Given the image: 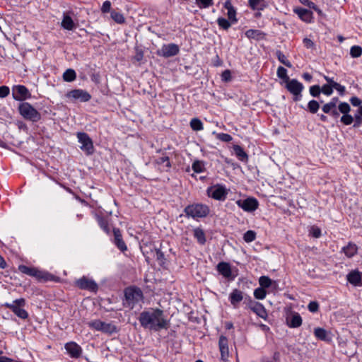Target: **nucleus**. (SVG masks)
<instances>
[{"instance_id": "nucleus-1", "label": "nucleus", "mask_w": 362, "mask_h": 362, "mask_svg": "<svg viewBox=\"0 0 362 362\" xmlns=\"http://www.w3.org/2000/svg\"><path fill=\"white\" fill-rule=\"evenodd\" d=\"M139 321L144 329H149L155 332L168 329L170 325L169 320L164 316L163 311L159 308H152L150 310L141 312L139 317Z\"/></svg>"}, {"instance_id": "nucleus-4", "label": "nucleus", "mask_w": 362, "mask_h": 362, "mask_svg": "<svg viewBox=\"0 0 362 362\" xmlns=\"http://www.w3.org/2000/svg\"><path fill=\"white\" fill-rule=\"evenodd\" d=\"M210 212L209 207L203 204H192L184 209V213L188 218L198 220L206 217Z\"/></svg>"}, {"instance_id": "nucleus-31", "label": "nucleus", "mask_w": 362, "mask_h": 362, "mask_svg": "<svg viewBox=\"0 0 362 362\" xmlns=\"http://www.w3.org/2000/svg\"><path fill=\"white\" fill-rule=\"evenodd\" d=\"M358 247L356 245L349 243L346 246L342 248L343 252L348 257H354L357 252Z\"/></svg>"}, {"instance_id": "nucleus-36", "label": "nucleus", "mask_w": 362, "mask_h": 362, "mask_svg": "<svg viewBox=\"0 0 362 362\" xmlns=\"http://www.w3.org/2000/svg\"><path fill=\"white\" fill-rule=\"evenodd\" d=\"M276 56L277 57L279 61L283 64H284L288 68L292 67L291 62L288 59H287L286 57L285 56V54H284V53L281 51L277 50L276 52Z\"/></svg>"}, {"instance_id": "nucleus-12", "label": "nucleus", "mask_w": 362, "mask_h": 362, "mask_svg": "<svg viewBox=\"0 0 362 362\" xmlns=\"http://www.w3.org/2000/svg\"><path fill=\"white\" fill-rule=\"evenodd\" d=\"M12 96L15 100L24 101L31 98V93L25 86L16 85L12 88Z\"/></svg>"}, {"instance_id": "nucleus-9", "label": "nucleus", "mask_w": 362, "mask_h": 362, "mask_svg": "<svg viewBox=\"0 0 362 362\" xmlns=\"http://www.w3.org/2000/svg\"><path fill=\"white\" fill-rule=\"evenodd\" d=\"M77 138L78 142L81 144V149L86 152L87 155H91L94 151V146L88 134L85 132H78Z\"/></svg>"}, {"instance_id": "nucleus-61", "label": "nucleus", "mask_w": 362, "mask_h": 362, "mask_svg": "<svg viewBox=\"0 0 362 362\" xmlns=\"http://www.w3.org/2000/svg\"><path fill=\"white\" fill-rule=\"evenodd\" d=\"M350 103L354 107H358V106L360 107V106H361V104L362 103V101L358 97L354 96L350 98Z\"/></svg>"}, {"instance_id": "nucleus-54", "label": "nucleus", "mask_w": 362, "mask_h": 362, "mask_svg": "<svg viewBox=\"0 0 362 362\" xmlns=\"http://www.w3.org/2000/svg\"><path fill=\"white\" fill-rule=\"evenodd\" d=\"M320 88H321V93H322L325 95L329 96L333 93L334 87H332L329 85L324 84Z\"/></svg>"}, {"instance_id": "nucleus-64", "label": "nucleus", "mask_w": 362, "mask_h": 362, "mask_svg": "<svg viewBox=\"0 0 362 362\" xmlns=\"http://www.w3.org/2000/svg\"><path fill=\"white\" fill-rule=\"evenodd\" d=\"M303 42L304 46L308 49L313 48L315 45L314 42L310 39L307 37L304 38Z\"/></svg>"}, {"instance_id": "nucleus-51", "label": "nucleus", "mask_w": 362, "mask_h": 362, "mask_svg": "<svg viewBox=\"0 0 362 362\" xmlns=\"http://www.w3.org/2000/svg\"><path fill=\"white\" fill-rule=\"evenodd\" d=\"M144 58V52L143 50L138 47H135V55L133 57V60L137 62H141Z\"/></svg>"}, {"instance_id": "nucleus-35", "label": "nucleus", "mask_w": 362, "mask_h": 362, "mask_svg": "<svg viewBox=\"0 0 362 362\" xmlns=\"http://www.w3.org/2000/svg\"><path fill=\"white\" fill-rule=\"evenodd\" d=\"M319 108L320 103L315 100H311L308 102L306 110L312 114H315Z\"/></svg>"}, {"instance_id": "nucleus-30", "label": "nucleus", "mask_w": 362, "mask_h": 362, "mask_svg": "<svg viewBox=\"0 0 362 362\" xmlns=\"http://www.w3.org/2000/svg\"><path fill=\"white\" fill-rule=\"evenodd\" d=\"M155 163L158 165H164L163 168H164V170L168 172L170 170V169L172 167V165H171V163L170 161V158L168 156H162V157H158L157 158L156 160H155Z\"/></svg>"}, {"instance_id": "nucleus-8", "label": "nucleus", "mask_w": 362, "mask_h": 362, "mask_svg": "<svg viewBox=\"0 0 362 362\" xmlns=\"http://www.w3.org/2000/svg\"><path fill=\"white\" fill-rule=\"evenodd\" d=\"M206 193L209 197L218 201H224L228 194L226 188L219 184L208 187Z\"/></svg>"}, {"instance_id": "nucleus-43", "label": "nucleus", "mask_w": 362, "mask_h": 362, "mask_svg": "<svg viewBox=\"0 0 362 362\" xmlns=\"http://www.w3.org/2000/svg\"><path fill=\"white\" fill-rule=\"evenodd\" d=\"M338 101H339V98L337 97L332 98L329 103H325L322 107V110L325 111L327 110L329 111V110H331V108L337 107V104Z\"/></svg>"}, {"instance_id": "nucleus-58", "label": "nucleus", "mask_w": 362, "mask_h": 362, "mask_svg": "<svg viewBox=\"0 0 362 362\" xmlns=\"http://www.w3.org/2000/svg\"><path fill=\"white\" fill-rule=\"evenodd\" d=\"M231 72L230 70L226 69L221 74V80L225 82H228L231 80Z\"/></svg>"}, {"instance_id": "nucleus-44", "label": "nucleus", "mask_w": 362, "mask_h": 362, "mask_svg": "<svg viewBox=\"0 0 362 362\" xmlns=\"http://www.w3.org/2000/svg\"><path fill=\"white\" fill-rule=\"evenodd\" d=\"M350 55L353 58H358L362 55V47L359 45H354L350 49Z\"/></svg>"}, {"instance_id": "nucleus-53", "label": "nucleus", "mask_w": 362, "mask_h": 362, "mask_svg": "<svg viewBox=\"0 0 362 362\" xmlns=\"http://www.w3.org/2000/svg\"><path fill=\"white\" fill-rule=\"evenodd\" d=\"M216 138L223 142H230L233 140L231 135L226 133H219L217 134Z\"/></svg>"}, {"instance_id": "nucleus-56", "label": "nucleus", "mask_w": 362, "mask_h": 362, "mask_svg": "<svg viewBox=\"0 0 362 362\" xmlns=\"http://www.w3.org/2000/svg\"><path fill=\"white\" fill-rule=\"evenodd\" d=\"M308 309L311 313H316L319 310V303L317 301H310L308 305Z\"/></svg>"}, {"instance_id": "nucleus-57", "label": "nucleus", "mask_w": 362, "mask_h": 362, "mask_svg": "<svg viewBox=\"0 0 362 362\" xmlns=\"http://www.w3.org/2000/svg\"><path fill=\"white\" fill-rule=\"evenodd\" d=\"M325 114H328L331 117H332L334 119H337L339 117V111L337 110V107L331 108L329 111L327 110L325 111H323Z\"/></svg>"}, {"instance_id": "nucleus-28", "label": "nucleus", "mask_w": 362, "mask_h": 362, "mask_svg": "<svg viewBox=\"0 0 362 362\" xmlns=\"http://www.w3.org/2000/svg\"><path fill=\"white\" fill-rule=\"evenodd\" d=\"M248 5L252 10L263 11L267 7L264 0H249Z\"/></svg>"}, {"instance_id": "nucleus-38", "label": "nucleus", "mask_w": 362, "mask_h": 362, "mask_svg": "<svg viewBox=\"0 0 362 362\" xmlns=\"http://www.w3.org/2000/svg\"><path fill=\"white\" fill-rule=\"evenodd\" d=\"M216 21L218 26L224 30H228L231 24H233L229 19H226L222 17L218 18Z\"/></svg>"}, {"instance_id": "nucleus-39", "label": "nucleus", "mask_w": 362, "mask_h": 362, "mask_svg": "<svg viewBox=\"0 0 362 362\" xmlns=\"http://www.w3.org/2000/svg\"><path fill=\"white\" fill-rule=\"evenodd\" d=\"M190 127L194 131H200L204 129L202 122L198 118H193L191 119Z\"/></svg>"}, {"instance_id": "nucleus-5", "label": "nucleus", "mask_w": 362, "mask_h": 362, "mask_svg": "<svg viewBox=\"0 0 362 362\" xmlns=\"http://www.w3.org/2000/svg\"><path fill=\"white\" fill-rule=\"evenodd\" d=\"M18 109L20 115L26 120L37 122L41 119V114L28 102L20 103Z\"/></svg>"}, {"instance_id": "nucleus-29", "label": "nucleus", "mask_w": 362, "mask_h": 362, "mask_svg": "<svg viewBox=\"0 0 362 362\" xmlns=\"http://www.w3.org/2000/svg\"><path fill=\"white\" fill-rule=\"evenodd\" d=\"M95 218L101 229H103L107 234H109L110 230L107 218L97 214H95Z\"/></svg>"}, {"instance_id": "nucleus-16", "label": "nucleus", "mask_w": 362, "mask_h": 362, "mask_svg": "<svg viewBox=\"0 0 362 362\" xmlns=\"http://www.w3.org/2000/svg\"><path fill=\"white\" fill-rule=\"evenodd\" d=\"M246 293L242 291L234 288L229 294V301L234 308H239L240 303L244 300Z\"/></svg>"}, {"instance_id": "nucleus-63", "label": "nucleus", "mask_w": 362, "mask_h": 362, "mask_svg": "<svg viewBox=\"0 0 362 362\" xmlns=\"http://www.w3.org/2000/svg\"><path fill=\"white\" fill-rule=\"evenodd\" d=\"M257 303L256 301L252 300L251 297L246 294L245 299H244V303L247 304V306L251 310L252 307L253 306L252 303Z\"/></svg>"}, {"instance_id": "nucleus-20", "label": "nucleus", "mask_w": 362, "mask_h": 362, "mask_svg": "<svg viewBox=\"0 0 362 362\" xmlns=\"http://www.w3.org/2000/svg\"><path fill=\"white\" fill-rule=\"evenodd\" d=\"M347 281L355 286H362V273L358 270L349 272L346 276Z\"/></svg>"}, {"instance_id": "nucleus-42", "label": "nucleus", "mask_w": 362, "mask_h": 362, "mask_svg": "<svg viewBox=\"0 0 362 362\" xmlns=\"http://www.w3.org/2000/svg\"><path fill=\"white\" fill-rule=\"evenodd\" d=\"M101 332L111 334L117 332V327L111 323H106L104 322V325L102 327Z\"/></svg>"}, {"instance_id": "nucleus-45", "label": "nucleus", "mask_w": 362, "mask_h": 362, "mask_svg": "<svg viewBox=\"0 0 362 362\" xmlns=\"http://www.w3.org/2000/svg\"><path fill=\"white\" fill-rule=\"evenodd\" d=\"M196 4L200 9H204L211 6L214 0H196Z\"/></svg>"}, {"instance_id": "nucleus-13", "label": "nucleus", "mask_w": 362, "mask_h": 362, "mask_svg": "<svg viewBox=\"0 0 362 362\" xmlns=\"http://www.w3.org/2000/svg\"><path fill=\"white\" fill-rule=\"evenodd\" d=\"M236 204L246 212H253L259 206V202L255 197H247L245 199H238Z\"/></svg>"}, {"instance_id": "nucleus-18", "label": "nucleus", "mask_w": 362, "mask_h": 362, "mask_svg": "<svg viewBox=\"0 0 362 362\" xmlns=\"http://www.w3.org/2000/svg\"><path fill=\"white\" fill-rule=\"evenodd\" d=\"M218 346L221 352V360L223 361H226L229 356L228 339L226 337L221 335L219 337Z\"/></svg>"}, {"instance_id": "nucleus-6", "label": "nucleus", "mask_w": 362, "mask_h": 362, "mask_svg": "<svg viewBox=\"0 0 362 362\" xmlns=\"http://www.w3.org/2000/svg\"><path fill=\"white\" fill-rule=\"evenodd\" d=\"M4 305L6 308H9L21 319L25 320L28 317V312L23 309V307L25 305V300L23 298L16 299L12 303H6Z\"/></svg>"}, {"instance_id": "nucleus-49", "label": "nucleus", "mask_w": 362, "mask_h": 362, "mask_svg": "<svg viewBox=\"0 0 362 362\" xmlns=\"http://www.w3.org/2000/svg\"><path fill=\"white\" fill-rule=\"evenodd\" d=\"M309 92L313 97L317 98L321 93V88L319 85L312 86L309 88Z\"/></svg>"}, {"instance_id": "nucleus-17", "label": "nucleus", "mask_w": 362, "mask_h": 362, "mask_svg": "<svg viewBox=\"0 0 362 362\" xmlns=\"http://www.w3.org/2000/svg\"><path fill=\"white\" fill-rule=\"evenodd\" d=\"M64 348L71 358H78L82 354L81 347L74 341L66 343Z\"/></svg>"}, {"instance_id": "nucleus-2", "label": "nucleus", "mask_w": 362, "mask_h": 362, "mask_svg": "<svg viewBox=\"0 0 362 362\" xmlns=\"http://www.w3.org/2000/svg\"><path fill=\"white\" fill-rule=\"evenodd\" d=\"M18 270L28 276L35 278L40 282L57 281V277L49 273L42 271L34 267H28L24 264L18 266Z\"/></svg>"}, {"instance_id": "nucleus-41", "label": "nucleus", "mask_w": 362, "mask_h": 362, "mask_svg": "<svg viewBox=\"0 0 362 362\" xmlns=\"http://www.w3.org/2000/svg\"><path fill=\"white\" fill-rule=\"evenodd\" d=\"M111 18L117 23L122 24L125 22V18L122 13L112 11L110 13Z\"/></svg>"}, {"instance_id": "nucleus-24", "label": "nucleus", "mask_w": 362, "mask_h": 362, "mask_svg": "<svg viewBox=\"0 0 362 362\" xmlns=\"http://www.w3.org/2000/svg\"><path fill=\"white\" fill-rule=\"evenodd\" d=\"M252 305L253 306L252 307L251 310H252V312H254L259 317L266 320L267 317V312L264 306L259 302L254 303Z\"/></svg>"}, {"instance_id": "nucleus-50", "label": "nucleus", "mask_w": 362, "mask_h": 362, "mask_svg": "<svg viewBox=\"0 0 362 362\" xmlns=\"http://www.w3.org/2000/svg\"><path fill=\"white\" fill-rule=\"evenodd\" d=\"M228 18L232 23H236L238 18H236V10L235 8L229 9L227 12Z\"/></svg>"}, {"instance_id": "nucleus-11", "label": "nucleus", "mask_w": 362, "mask_h": 362, "mask_svg": "<svg viewBox=\"0 0 362 362\" xmlns=\"http://www.w3.org/2000/svg\"><path fill=\"white\" fill-rule=\"evenodd\" d=\"M66 97L71 99L73 102L79 100L80 102H88L91 99L90 94L83 89H74L66 93Z\"/></svg>"}, {"instance_id": "nucleus-37", "label": "nucleus", "mask_w": 362, "mask_h": 362, "mask_svg": "<svg viewBox=\"0 0 362 362\" xmlns=\"http://www.w3.org/2000/svg\"><path fill=\"white\" fill-rule=\"evenodd\" d=\"M259 284L260 285V288L265 289L272 286V280L269 276H262L259 279Z\"/></svg>"}, {"instance_id": "nucleus-32", "label": "nucleus", "mask_w": 362, "mask_h": 362, "mask_svg": "<svg viewBox=\"0 0 362 362\" xmlns=\"http://www.w3.org/2000/svg\"><path fill=\"white\" fill-rule=\"evenodd\" d=\"M315 337L321 341H328L329 339L327 337V332L321 327H316L314 329Z\"/></svg>"}, {"instance_id": "nucleus-7", "label": "nucleus", "mask_w": 362, "mask_h": 362, "mask_svg": "<svg viewBox=\"0 0 362 362\" xmlns=\"http://www.w3.org/2000/svg\"><path fill=\"white\" fill-rule=\"evenodd\" d=\"M285 88L287 90L293 95V100L295 102L300 101L302 99V91L304 89V86L302 83L299 82L297 79H289L286 83Z\"/></svg>"}, {"instance_id": "nucleus-3", "label": "nucleus", "mask_w": 362, "mask_h": 362, "mask_svg": "<svg viewBox=\"0 0 362 362\" xmlns=\"http://www.w3.org/2000/svg\"><path fill=\"white\" fill-rule=\"evenodd\" d=\"M143 299L144 294L141 288L136 286H130L124 289L123 305L125 308L132 310L136 304L142 301Z\"/></svg>"}, {"instance_id": "nucleus-62", "label": "nucleus", "mask_w": 362, "mask_h": 362, "mask_svg": "<svg viewBox=\"0 0 362 362\" xmlns=\"http://www.w3.org/2000/svg\"><path fill=\"white\" fill-rule=\"evenodd\" d=\"M111 3L109 1H105L102 6L101 11L103 13H107L110 11Z\"/></svg>"}, {"instance_id": "nucleus-14", "label": "nucleus", "mask_w": 362, "mask_h": 362, "mask_svg": "<svg viewBox=\"0 0 362 362\" xmlns=\"http://www.w3.org/2000/svg\"><path fill=\"white\" fill-rule=\"evenodd\" d=\"M339 111L343 114L340 121L344 125H350L354 122V117L349 115L351 107L349 103L346 102H341L338 105Z\"/></svg>"}, {"instance_id": "nucleus-34", "label": "nucleus", "mask_w": 362, "mask_h": 362, "mask_svg": "<svg viewBox=\"0 0 362 362\" xmlns=\"http://www.w3.org/2000/svg\"><path fill=\"white\" fill-rule=\"evenodd\" d=\"M76 78V71L72 69H66L63 74V79L66 82H72Z\"/></svg>"}, {"instance_id": "nucleus-60", "label": "nucleus", "mask_w": 362, "mask_h": 362, "mask_svg": "<svg viewBox=\"0 0 362 362\" xmlns=\"http://www.w3.org/2000/svg\"><path fill=\"white\" fill-rule=\"evenodd\" d=\"M10 89L6 86H0V98H4L8 95Z\"/></svg>"}, {"instance_id": "nucleus-47", "label": "nucleus", "mask_w": 362, "mask_h": 362, "mask_svg": "<svg viewBox=\"0 0 362 362\" xmlns=\"http://www.w3.org/2000/svg\"><path fill=\"white\" fill-rule=\"evenodd\" d=\"M256 239V233L254 230H249L244 233L243 240L246 243H251Z\"/></svg>"}, {"instance_id": "nucleus-22", "label": "nucleus", "mask_w": 362, "mask_h": 362, "mask_svg": "<svg viewBox=\"0 0 362 362\" xmlns=\"http://www.w3.org/2000/svg\"><path fill=\"white\" fill-rule=\"evenodd\" d=\"M216 269L220 274L226 279H229L232 276L230 264L226 262H221L216 266Z\"/></svg>"}, {"instance_id": "nucleus-19", "label": "nucleus", "mask_w": 362, "mask_h": 362, "mask_svg": "<svg viewBox=\"0 0 362 362\" xmlns=\"http://www.w3.org/2000/svg\"><path fill=\"white\" fill-rule=\"evenodd\" d=\"M114 234V243L117 247L122 252H124L127 250V247L122 239L121 230L117 228H113Z\"/></svg>"}, {"instance_id": "nucleus-59", "label": "nucleus", "mask_w": 362, "mask_h": 362, "mask_svg": "<svg viewBox=\"0 0 362 362\" xmlns=\"http://www.w3.org/2000/svg\"><path fill=\"white\" fill-rule=\"evenodd\" d=\"M245 34L247 37L255 38L257 37L261 34V33L258 30L250 29L248 30Z\"/></svg>"}, {"instance_id": "nucleus-48", "label": "nucleus", "mask_w": 362, "mask_h": 362, "mask_svg": "<svg viewBox=\"0 0 362 362\" xmlns=\"http://www.w3.org/2000/svg\"><path fill=\"white\" fill-rule=\"evenodd\" d=\"M267 296V291L262 288H257L254 291V296L256 299L262 300Z\"/></svg>"}, {"instance_id": "nucleus-27", "label": "nucleus", "mask_w": 362, "mask_h": 362, "mask_svg": "<svg viewBox=\"0 0 362 362\" xmlns=\"http://www.w3.org/2000/svg\"><path fill=\"white\" fill-rule=\"evenodd\" d=\"M233 151L236 157L243 162H247L248 160V156L244 149L239 145L233 146Z\"/></svg>"}, {"instance_id": "nucleus-33", "label": "nucleus", "mask_w": 362, "mask_h": 362, "mask_svg": "<svg viewBox=\"0 0 362 362\" xmlns=\"http://www.w3.org/2000/svg\"><path fill=\"white\" fill-rule=\"evenodd\" d=\"M192 169L196 173H201L204 172L206 170L204 161L195 160L192 163Z\"/></svg>"}, {"instance_id": "nucleus-23", "label": "nucleus", "mask_w": 362, "mask_h": 362, "mask_svg": "<svg viewBox=\"0 0 362 362\" xmlns=\"http://www.w3.org/2000/svg\"><path fill=\"white\" fill-rule=\"evenodd\" d=\"M287 325L291 328H297L302 325V317L298 313L294 312L291 317L286 318Z\"/></svg>"}, {"instance_id": "nucleus-40", "label": "nucleus", "mask_w": 362, "mask_h": 362, "mask_svg": "<svg viewBox=\"0 0 362 362\" xmlns=\"http://www.w3.org/2000/svg\"><path fill=\"white\" fill-rule=\"evenodd\" d=\"M277 76L286 83L290 78L287 74V70L283 66H279L276 71Z\"/></svg>"}, {"instance_id": "nucleus-21", "label": "nucleus", "mask_w": 362, "mask_h": 362, "mask_svg": "<svg viewBox=\"0 0 362 362\" xmlns=\"http://www.w3.org/2000/svg\"><path fill=\"white\" fill-rule=\"evenodd\" d=\"M295 13L304 22L311 23L313 19V12L303 8H296L294 9Z\"/></svg>"}, {"instance_id": "nucleus-55", "label": "nucleus", "mask_w": 362, "mask_h": 362, "mask_svg": "<svg viewBox=\"0 0 362 362\" xmlns=\"http://www.w3.org/2000/svg\"><path fill=\"white\" fill-rule=\"evenodd\" d=\"M156 251V258L160 262V264L162 265L165 263V256L163 252L160 249H155Z\"/></svg>"}, {"instance_id": "nucleus-46", "label": "nucleus", "mask_w": 362, "mask_h": 362, "mask_svg": "<svg viewBox=\"0 0 362 362\" xmlns=\"http://www.w3.org/2000/svg\"><path fill=\"white\" fill-rule=\"evenodd\" d=\"M88 327L94 329L97 331H101L103 326L104 325V322L100 321V320H95L88 322Z\"/></svg>"}, {"instance_id": "nucleus-26", "label": "nucleus", "mask_w": 362, "mask_h": 362, "mask_svg": "<svg viewBox=\"0 0 362 362\" xmlns=\"http://www.w3.org/2000/svg\"><path fill=\"white\" fill-rule=\"evenodd\" d=\"M62 27L67 30H73L76 25L71 17L64 13L62 21Z\"/></svg>"}, {"instance_id": "nucleus-25", "label": "nucleus", "mask_w": 362, "mask_h": 362, "mask_svg": "<svg viewBox=\"0 0 362 362\" xmlns=\"http://www.w3.org/2000/svg\"><path fill=\"white\" fill-rule=\"evenodd\" d=\"M193 235L194 238L200 245H204L206 242V235L204 230L199 227L195 228L193 230Z\"/></svg>"}, {"instance_id": "nucleus-15", "label": "nucleus", "mask_w": 362, "mask_h": 362, "mask_svg": "<svg viewBox=\"0 0 362 362\" xmlns=\"http://www.w3.org/2000/svg\"><path fill=\"white\" fill-rule=\"evenodd\" d=\"M179 51L180 48L178 45L174 43H170L163 45L162 47L157 51V54L165 58H168L177 55L179 53Z\"/></svg>"}, {"instance_id": "nucleus-10", "label": "nucleus", "mask_w": 362, "mask_h": 362, "mask_svg": "<svg viewBox=\"0 0 362 362\" xmlns=\"http://www.w3.org/2000/svg\"><path fill=\"white\" fill-rule=\"evenodd\" d=\"M74 284L76 286L81 290H86L95 293L98 289V286L94 280L84 276L76 279Z\"/></svg>"}, {"instance_id": "nucleus-52", "label": "nucleus", "mask_w": 362, "mask_h": 362, "mask_svg": "<svg viewBox=\"0 0 362 362\" xmlns=\"http://www.w3.org/2000/svg\"><path fill=\"white\" fill-rule=\"evenodd\" d=\"M310 235L315 238H318L321 236V229L315 226H313L310 228L309 230Z\"/></svg>"}]
</instances>
